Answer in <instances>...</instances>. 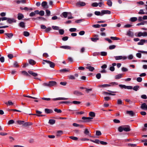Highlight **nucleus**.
I'll return each mask as SVG.
<instances>
[{"label": "nucleus", "mask_w": 147, "mask_h": 147, "mask_svg": "<svg viewBox=\"0 0 147 147\" xmlns=\"http://www.w3.org/2000/svg\"><path fill=\"white\" fill-rule=\"evenodd\" d=\"M130 127L128 125L120 126L118 128V131L120 132H122L123 130L128 132L130 131Z\"/></svg>", "instance_id": "nucleus-1"}, {"label": "nucleus", "mask_w": 147, "mask_h": 147, "mask_svg": "<svg viewBox=\"0 0 147 147\" xmlns=\"http://www.w3.org/2000/svg\"><path fill=\"white\" fill-rule=\"evenodd\" d=\"M115 59L116 60H119L123 59V60H125L127 59V57L125 56H116L114 57Z\"/></svg>", "instance_id": "nucleus-2"}, {"label": "nucleus", "mask_w": 147, "mask_h": 147, "mask_svg": "<svg viewBox=\"0 0 147 147\" xmlns=\"http://www.w3.org/2000/svg\"><path fill=\"white\" fill-rule=\"evenodd\" d=\"M43 61L44 62H46V63L49 64L50 65V66L51 68H54L55 66V63L50 61L46 60H43Z\"/></svg>", "instance_id": "nucleus-3"}, {"label": "nucleus", "mask_w": 147, "mask_h": 147, "mask_svg": "<svg viewBox=\"0 0 147 147\" xmlns=\"http://www.w3.org/2000/svg\"><path fill=\"white\" fill-rule=\"evenodd\" d=\"M147 36V32H140L138 33L137 36L140 37L141 36Z\"/></svg>", "instance_id": "nucleus-4"}, {"label": "nucleus", "mask_w": 147, "mask_h": 147, "mask_svg": "<svg viewBox=\"0 0 147 147\" xmlns=\"http://www.w3.org/2000/svg\"><path fill=\"white\" fill-rule=\"evenodd\" d=\"M92 119V117H83L82 118V119L86 120L83 121L84 122H89L90 121V120Z\"/></svg>", "instance_id": "nucleus-5"}, {"label": "nucleus", "mask_w": 147, "mask_h": 147, "mask_svg": "<svg viewBox=\"0 0 147 147\" xmlns=\"http://www.w3.org/2000/svg\"><path fill=\"white\" fill-rule=\"evenodd\" d=\"M41 5L45 9H47L49 7V6L47 5V3L45 1H44L42 2Z\"/></svg>", "instance_id": "nucleus-6"}, {"label": "nucleus", "mask_w": 147, "mask_h": 147, "mask_svg": "<svg viewBox=\"0 0 147 147\" xmlns=\"http://www.w3.org/2000/svg\"><path fill=\"white\" fill-rule=\"evenodd\" d=\"M4 34L6 36V38H11L13 36V34L12 33H5Z\"/></svg>", "instance_id": "nucleus-7"}, {"label": "nucleus", "mask_w": 147, "mask_h": 147, "mask_svg": "<svg viewBox=\"0 0 147 147\" xmlns=\"http://www.w3.org/2000/svg\"><path fill=\"white\" fill-rule=\"evenodd\" d=\"M111 13V11H110L108 10H102L101 11V16H102L104 14H110Z\"/></svg>", "instance_id": "nucleus-8"}, {"label": "nucleus", "mask_w": 147, "mask_h": 147, "mask_svg": "<svg viewBox=\"0 0 147 147\" xmlns=\"http://www.w3.org/2000/svg\"><path fill=\"white\" fill-rule=\"evenodd\" d=\"M7 22L9 24H11L12 23L16 22V20L13 18H8Z\"/></svg>", "instance_id": "nucleus-9"}, {"label": "nucleus", "mask_w": 147, "mask_h": 147, "mask_svg": "<svg viewBox=\"0 0 147 147\" xmlns=\"http://www.w3.org/2000/svg\"><path fill=\"white\" fill-rule=\"evenodd\" d=\"M108 91H109L110 92H104V94H109V95H110L114 96V95H115V94H112V93H116L117 92H116L112 91H111L110 90H108Z\"/></svg>", "instance_id": "nucleus-10"}, {"label": "nucleus", "mask_w": 147, "mask_h": 147, "mask_svg": "<svg viewBox=\"0 0 147 147\" xmlns=\"http://www.w3.org/2000/svg\"><path fill=\"white\" fill-rule=\"evenodd\" d=\"M140 108L143 110H147V105L146 103H143L141 105Z\"/></svg>", "instance_id": "nucleus-11"}, {"label": "nucleus", "mask_w": 147, "mask_h": 147, "mask_svg": "<svg viewBox=\"0 0 147 147\" xmlns=\"http://www.w3.org/2000/svg\"><path fill=\"white\" fill-rule=\"evenodd\" d=\"M50 88L54 86L57 84V82L54 81H50L49 82Z\"/></svg>", "instance_id": "nucleus-12"}, {"label": "nucleus", "mask_w": 147, "mask_h": 147, "mask_svg": "<svg viewBox=\"0 0 147 147\" xmlns=\"http://www.w3.org/2000/svg\"><path fill=\"white\" fill-rule=\"evenodd\" d=\"M76 5L78 6H84L86 5V3L84 2L80 1L76 3Z\"/></svg>", "instance_id": "nucleus-13"}, {"label": "nucleus", "mask_w": 147, "mask_h": 147, "mask_svg": "<svg viewBox=\"0 0 147 147\" xmlns=\"http://www.w3.org/2000/svg\"><path fill=\"white\" fill-rule=\"evenodd\" d=\"M145 42H147V40L141 39L140 40V42L138 43V44L139 45H142Z\"/></svg>", "instance_id": "nucleus-14"}, {"label": "nucleus", "mask_w": 147, "mask_h": 147, "mask_svg": "<svg viewBox=\"0 0 147 147\" xmlns=\"http://www.w3.org/2000/svg\"><path fill=\"white\" fill-rule=\"evenodd\" d=\"M127 35L130 37H133L134 36V34L132 32L130 31V30H129L127 32Z\"/></svg>", "instance_id": "nucleus-15"}, {"label": "nucleus", "mask_w": 147, "mask_h": 147, "mask_svg": "<svg viewBox=\"0 0 147 147\" xmlns=\"http://www.w3.org/2000/svg\"><path fill=\"white\" fill-rule=\"evenodd\" d=\"M111 86V85L110 84H104L103 85H99L98 86V87L99 88H106L107 87H109Z\"/></svg>", "instance_id": "nucleus-16"}, {"label": "nucleus", "mask_w": 147, "mask_h": 147, "mask_svg": "<svg viewBox=\"0 0 147 147\" xmlns=\"http://www.w3.org/2000/svg\"><path fill=\"white\" fill-rule=\"evenodd\" d=\"M29 74L34 77H36L38 74L37 73L34 72L32 71L29 70L28 71Z\"/></svg>", "instance_id": "nucleus-17"}, {"label": "nucleus", "mask_w": 147, "mask_h": 147, "mask_svg": "<svg viewBox=\"0 0 147 147\" xmlns=\"http://www.w3.org/2000/svg\"><path fill=\"white\" fill-rule=\"evenodd\" d=\"M74 94L77 96H80L83 95L81 92L78 90L74 91Z\"/></svg>", "instance_id": "nucleus-18"}, {"label": "nucleus", "mask_w": 147, "mask_h": 147, "mask_svg": "<svg viewBox=\"0 0 147 147\" xmlns=\"http://www.w3.org/2000/svg\"><path fill=\"white\" fill-rule=\"evenodd\" d=\"M68 98H65L63 97H59L56 98H55L52 99V100L53 101L57 100H65L68 99Z\"/></svg>", "instance_id": "nucleus-19"}, {"label": "nucleus", "mask_w": 147, "mask_h": 147, "mask_svg": "<svg viewBox=\"0 0 147 147\" xmlns=\"http://www.w3.org/2000/svg\"><path fill=\"white\" fill-rule=\"evenodd\" d=\"M126 113L129 114L131 116H133L134 115L135 113L132 111H126Z\"/></svg>", "instance_id": "nucleus-20"}, {"label": "nucleus", "mask_w": 147, "mask_h": 147, "mask_svg": "<svg viewBox=\"0 0 147 147\" xmlns=\"http://www.w3.org/2000/svg\"><path fill=\"white\" fill-rule=\"evenodd\" d=\"M63 132L62 131H58L57 132L56 136L57 137H59L63 134Z\"/></svg>", "instance_id": "nucleus-21"}, {"label": "nucleus", "mask_w": 147, "mask_h": 147, "mask_svg": "<svg viewBox=\"0 0 147 147\" xmlns=\"http://www.w3.org/2000/svg\"><path fill=\"white\" fill-rule=\"evenodd\" d=\"M45 111L46 113L48 114L52 113L53 112L52 110L48 109H45Z\"/></svg>", "instance_id": "nucleus-22"}, {"label": "nucleus", "mask_w": 147, "mask_h": 147, "mask_svg": "<svg viewBox=\"0 0 147 147\" xmlns=\"http://www.w3.org/2000/svg\"><path fill=\"white\" fill-rule=\"evenodd\" d=\"M60 48L66 49H70L71 47L69 46H62L60 47Z\"/></svg>", "instance_id": "nucleus-23"}, {"label": "nucleus", "mask_w": 147, "mask_h": 147, "mask_svg": "<svg viewBox=\"0 0 147 147\" xmlns=\"http://www.w3.org/2000/svg\"><path fill=\"white\" fill-rule=\"evenodd\" d=\"M84 133L86 135H88L89 136H90V137H92V136H91V134H90L89 133V132L88 130V129H85V131H84Z\"/></svg>", "instance_id": "nucleus-24"}, {"label": "nucleus", "mask_w": 147, "mask_h": 147, "mask_svg": "<svg viewBox=\"0 0 147 147\" xmlns=\"http://www.w3.org/2000/svg\"><path fill=\"white\" fill-rule=\"evenodd\" d=\"M32 123L31 122H24L23 126L24 127H28L29 126L32 125Z\"/></svg>", "instance_id": "nucleus-25"}, {"label": "nucleus", "mask_w": 147, "mask_h": 147, "mask_svg": "<svg viewBox=\"0 0 147 147\" xmlns=\"http://www.w3.org/2000/svg\"><path fill=\"white\" fill-rule=\"evenodd\" d=\"M24 17V16L22 14L19 13L18 14V18L19 20H21Z\"/></svg>", "instance_id": "nucleus-26"}, {"label": "nucleus", "mask_w": 147, "mask_h": 147, "mask_svg": "<svg viewBox=\"0 0 147 147\" xmlns=\"http://www.w3.org/2000/svg\"><path fill=\"white\" fill-rule=\"evenodd\" d=\"M123 74H120L116 75L115 76V78L116 79H118L122 78Z\"/></svg>", "instance_id": "nucleus-27"}, {"label": "nucleus", "mask_w": 147, "mask_h": 147, "mask_svg": "<svg viewBox=\"0 0 147 147\" xmlns=\"http://www.w3.org/2000/svg\"><path fill=\"white\" fill-rule=\"evenodd\" d=\"M86 68V69H88L89 71H93L94 69V68L93 67L90 66L87 67Z\"/></svg>", "instance_id": "nucleus-28"}, {"label": "nucleus", "mask_w": 147, "mask_h": 147, "mask_svg": "<svg viewBox=\"0 0 147 147\" xmlns=\"http://www.w3.org/2000/svg\"><path fill=\"white\" fill-rule=\"evenodd\" d=\"M29 62L30 64L31 65H34L36 63L35 62L34 60L32 59H29Z\"/></svg>", "instance_id": "nucleus-29"}, {"label": "nucleus", "mask_w": 147, "mask_h": 147, "mask_svg": "<svg viewBox=\"0 0 147 147\" xmlns=\"http://www.w3.org/2000/svg\"><path fill=\"white\" fill-rule=\"evenodd\" d=\"M55 122V121L54 119H51L49 120V123L50 124L53 125L54 124Z\"/></svg>", "instance_id": "nucleus-30"}, {"label": "nucleus", "mask_w": 147, "mask_h": 147, "mask_svg": "<svg viewBox=\"0 0 147 147\" xmlns=\"http://www.w3.org/2000/svg\"><path fill=\"white\" fill-rule=\"evenodd\" d=\"M90 140L92 142L98 144H99L100 142V140L98 139H96L95 140Z\"/></svg>", "instance_id": "nucleus-31"}, {"label": "nucleus", "mask_w": 147, "mask_h": 147, "mask_svg": "<svg viewBox=\"0 0 147 147\" xmlns=\"http://www.w3.org/2000/svg\"><path fill=\"white\" fill-rule=\"evenodd\" d=\"M19 26L22 28H24L25 27V23L23 22H21L19 24Z\"/></svg>", "instance_id": "nucleus-32"}, {"label": "nucleus", "mask_w": 147, "mask_h": 147, "mask_svg": "<svg viewBox=\"0 0 147 147\" xmlns=\"http://www.w3.org/2000/svg\"><path fill=\"white\" fill-rule=\"evenodd\" d=\"M140 86L138 85H136L134 86L133 88V89L135 90V91H137L140 88Z\"/></svg>", "instance_id": "nucleus-33"}, {"label": "nucleus", "mask_w": 147, "mask_h": 147, "mask_svg": "<svg viewBox=\"0 0 147 147\" xmlns=\"http://www.w3.org/2000/svg\"><path fill=\"white\" fill-rule=\"evenodd\" d=\"M21 73L24 75H25L27 76H30V75H29V74L26 71H22L21 72Z\"/></svg>", "instance_id": "nucleus-34"}, {"label": "nucleus", "mask_w": 147, "mask_h": 147, "mask_svg": "<svg viewBox=\"0 0 147 147\" xmlns=\"http://www.w3.org/2000/svg\"><path fill=\"white\" fill-rule=\"evenodd\" d=\"M5 104H6L7 105H13L14 103L12 102L11 100H9L7 102H6Z\"/></svg>", "instance_id": "nucleus-35"}, {"label": "nucleus", "mask_w": 147, "mask_h": 147, "mask_svg": "<svg viewBox=\"0 0 147 147\" xmlns=\"http://www.w3.org/2000/svg\"><path fill=\"white\" fill-rule=\"evenodd\" d=\"M69 13H68V12H63L62 13V14L63 16L65 18H67V16L68 14Z\"/></svg>", "instance_id": "nucleus-36"}, {"label": "nucleus", "mask_w": 147, "mask_h": 147, "mask_svg": "<svg viewBox=\"0 0 147 147\" xmlns=\"http://www.w3.org/2000/svg\"><path fill=\"white\" fill-rule=\"evenodd\" d=\"M23 35L25 36H28L30 35L29 32L27 31H24L23 33Z\"/></svg>", "instance_id": "nucleus-37"}, {"label": "nucleus", "mask_w": 147, "mask_h": 147, "mask_svg": "<svg viewBox=\"0 0 147 147\" xmlns=\"http://www.w3.org/2000/svg\"><path fill=\"white\" fill-rule=\"evenodd\" d=\"M24 121H17V122L18 124L19 125H22L23 126L24 124Z\"/></svg>", "instance_id": "nucleus-38"}, {"label": "nucleus", "mask_w": 147, "mask_h": 147, "mask_svg": "<svg viewBox=\"0 0 147 147\" xmlns=\"http://www.w3.org/2000/svg\"><path fill=\"white\" fill-rule=\"evenodd\" d=\"M89 115L91 117H94L95 116V114L94 112H90L89 113Z\"/></svg>", "instance_id": "nucleus-39"}, {"label": "nucleus", "mask_w": 147, "mask_h": 147, "mask_svg": "<svg viewBox=\"0 0 147 147\" xmlns=\"http://www.w3.org/2000/svg\"><path fill=\"white\" fill-rule=\"evenodd\" d=\"M69 138L73 140L77 141L78 140V138L77 137H74V136H70Z\"/></svg>", "instance_id": "nucleus-40"}, {"label": "nucleus", "mask_w": 147, "mask_h": 147, "mask_svg": "<svg viewBox=\"0 0 147 147\" xmlns=\"http://www.w3.org/2000/svg\"><path fill=\"white\" fill-rule=\"evenodd\" d=\"M110 38L111 39L115 40H120V38H119L116 37L111 36L110 37Z\"/></svg>", "instance_id": "nucleus-41"}, {"label": "nucleus", "mask_w": 147, "mask_h": 147, "mask_svg": "<svg viewBox=\"0 0 147 147\" xmlns=\"http://www.w3.org/2000/svg\"><path fill=\"white\" fill-rule=\"evenodd\" d=\"M137 18L136 17H132L130 18V21L132 22H134L137 21Z\"/></svg>", "instance_id": "nucleus-42"}, {"label": "nucleus", "mask_w": 147, "mask_h": 147, "mask_svg": "<svg viewBox=\"0 0 147 147\" xmlns=\"http://www.w3.org/2000/svg\"><path fill=\"white\" fill-rule=\"evenodd\" d=\"M14 123V121L13 120H10L7 123V124L8 125L13 124Z\"/></svg>", "instance_id": "nucleus-43"}, {"label": "nucleus", "mask_w": 147, "mask_h": 147, "mask_svg": "<svg viewBox=\"0 0 147 147\" xmlns=\"http://www.w3.org/2000/svg\"><path fill=\"white\" fill-rule=\"evenodd\" d=\"M96 76L97 79H100L101 77V74L100 73H98L96 74Z\"/></svg>", "instance_id": "nucleus-44"}, {"label": "nucleus", "mask_w": 147, "mask_h": 147, "mask_svg": "<svg viewBox=\"0 0 147 147\" xmlns=\"http://www.w3.org/2000/svg\"><path fill=\"white\" fill-rule=\"evenodd\" d=\"M59 33L61 35H63L64 33V31L63 29H59Z\"/></svg>", "instance_id": "nucleus-45"}, {"label": "nucleus", "mask_w": 147, "mask_h": 147, "mask_svg": "<svg viewBox=\"0 0 147 147\" xmlns=\"http://www.w3.org/2000/svg\"><path fill=\"white\" fill-rule=\"evenodd\" d=\"M43 85L45 86H47L50 88L49 82L44 83L43 84Z\"/></svg>", "instance_id": "nucleus-46"}, {"label": "nucleus", "mask_w": 147, "mask_h": 147, "mask_svg": "<svg viewBox=\"0 0 147 147\" xmlns=\"http://www.w3.org/2000/svg\"><path fill=\"white\" fill-rule=\"evenodd\" d=\"M55 111L57 112V113H61L62 112L61 110L60 109H54Z\"/></svg>", "instance_id": "nucleus-47"}, {"label": "nucleus", "mask_w": 147, "mask_h": 147, "mask_svg": "<svg viewBox=\"0 0 147 147\" xmlns=\"http://www.w3.org/2000/svg\"><path fill=\"white\" fill-rule=\"evenodd\" d=\"M91 39L92 41L94 42H96L97 40H99V38H91Z\"/></svg>", "instance_id": "nucleus-48"}, {"label": "nucleus", "mask_w": 147, "mask_h": 147, "mask_svg": "<svg viewBox=\"0 0 147 147\" xmlns=\"http://www.w3.org/2000/svg\"><path fill=\"white\" fill-rule=\"evenodd\" d=\"M45 12L43 10H41L39 11V15L41 16H43L44 15Z\"/></svg>", "instance_id": "nucleus-49"}, {"label": "nucleus", "mask_w": 147, "mask_h": 147, "mask_svg": "<svg viewBox=\"0 0 147 147\" xmlns=\"http://www.w3.org/2000/svg\"><path fill=\"white\" fill-rule=\"evenodd\" d=\"M92 26L95 28H99L100 27V25L98 24H94Z\"/></svg>", "instance_id": "nucleus-50"}, {"label": "nucleus", "mask_w": 147, "mask_h": 147, "mask_svg": "<svg viewBox=\"0 0 147 147\" xmlns=\"http://www.w3.org/2000/svg\"><path fill=\"white\" fill-rule=\"evenodd\" d=\"M71 102L75 104H79L81 103L80 102L77 101H74Z\"/></svg>", "instance_id": "nucleus-51"}, {"label": "nucleus", "mask_w": 147, "mask_h": 147, "mask_svg": "<svg viewBox=\"0 0 147 147\" xmlns=\"http://www.w3.org/2000/svg\"><path fill=\"white\" fill-rule=\"evenodd\" d=\"M101 132L100 131L97 130L96 131V135L97 136H100L101 135Z\"/></svg>", "instance_id": "nucleus-52"}, {"label": "nucleus", "mask_w": 147, "mask_h": 147, "mask_svg": "<svg viewBox=\"0 0 147 147\" xmlns=\"http://www.w3.org/2000/svg\"><path fill=\"white\" fill-rule=\"evenodd\" d=\"M117 104L118 105H121L122 104V101L121 99H119L117 100Z\"/></svg>", "instance_id": "nucleus-53"}, {"label": "nucleus", "mask_w": 147, "mask_h": 147, "mask_svg": "<svg viewBox=\"0 0 147 147\" xmlns=\"http://www.w3.org/2000/svg\"><path fill=\"white\" fill-rule=\"evenodd\" d=\"M46 12L47 16H49L51 14L50 11L48 10H46Z\"/></svg>", "instance_id": "nucleus-54"}, {"label": "nucleus", "mask_w": 147, "mask_h": 147, "mask_svg": "<svg viewBox=\"0 0 147 147\" xmlns=\"http://www.w3.org/2000/svg\"><path fill=\"white\" fill-rule=\"evenodd\" d=\"M116 47V46L114 45H111L109 47V49L110 50L113 49H114Z\"/></svg>", "instance_id": "nucleus-55"}, {"label": "nucleus", "mask_w": 147, "mask_h": 147, "mask_svg": "<svg viewBox=\"0 0 147 147\" xmlns=\"http://www.w3.org/2000/svg\"><path fill=\"white\" fill-rule=\"evenodd\" d=\"M52 28L54 30H59V27L56 26H53Z\"/></svg>", "instance_id": "nucleus-56"}, {"label": "nucleus", "mask_w": 147, "mask_h": 147, "mask_svg": "<svg viewBox=\"0 0 147 147\" xmlns=\"http://www.w3.org/2000/svg\"><path fill=\"white\" fill-rule=\"evenodd\" d=\"M98 5V4L97 3H93L92 4V6L93 7H96Z\"/></svg>", "instance_id": "nucleus-57"}, {"label": "nucleus", "mask_w": 147, "mask_h": 147, "mask_svg": "<svg viewBox=\"0 0 147 147\" xmlns=\"http://www.w3.org/2000/svg\"><path fill=\"white\" fill-rule=\"evenodd\" d=\"M138 13L140 14H145V12H144L143 9H140Z\"/></svg>", "instance_id": "nucleus-58"}, {"label": "nucleus", "mask_w": 147, "mask_h": 147, "mask_svg": "<svg viewBox=\"0 0 147 147\" xmlns=\"http://www.w3.org/2000/svg\"><path fill=\"white\" fill-rule=\"evenodd\" d=\"M76 30V29L74 28H71L69 29V31L71 32H75Z\"/></svg>", "instance_id": "nucleus-59"}, {"label": "nucleus", "mask_w": 147, "mask_h": 147, "mask_svg": "<svg viewBox=\"0 0 147 147\" xmlns=\"http://www.w3.org/2000/svg\"><path fill=\"white\" fill-rule=\"evenodd\" d=\"M69 78L71 80H74L75 79V77L73 75H70L69 76Z\"/></svg>", "instance_id": "nucleus-60"}, {"label": "nucleus", "mask_w": 147, "mask_h": 147, "mask_svg": "<svg viewBox=\"0 0 147 147\" xmlns=\"http://www.w3.org/2000/svg\"><path fill=\"white\" fill-rule=\"evenodd\" d=\"M95 14L97 16H101V12H100V11H96L94 12Z\"/></svg>", "instance_id": "nucleus-61"}, {"label": "nucleus", "mask_w": 147, "mask_h": 147, "mask_svg": "<svg viewBox=\"0 0 147 147\" xmlns=\"http://www.w3.org/2000/svg\"><path fill=\"white\" fill-rule=\"evenodd\" d=\"M19 67V65L18 63L17 62H15L13 64V67Z\"/></svg>", "instance_id": "nucleus-62"}, {"label": "nucleus", "mask_w": 147, "mask_h": 147, "mask_svg": "<svg viewBox=\"0 0 147 147\" xmlns=\"http://www.w3.org/2000/svg\"><path fill=\"white\" fill-rule=\"evenodd\" d=\"M101 55L102 56H105L107 55V53L105 52H101Z\"/></svg>", "instance_id": "nucleus-63"}, {"label": "nucleus", "mask_w": 147, "mask_h": 147, "mask_svg": "<svg viewBox=\"0 0 147 147\" xmlns=\"http://www.w3.org/2000/svg\"><path fill=\"white\" fill-rule=\"evenodd\" d=\"M141 98L143 99H146L147 96L145 94L142 95L141 96Z\"/></svg>", "instance_id": "nucleus-64"}]
</instances>
